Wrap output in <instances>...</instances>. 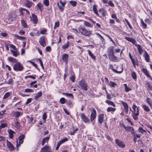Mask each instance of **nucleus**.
Segmentation results:
<instances>
[{"label": "nucleus", "mask_w": 152, "mask_h": 152, "mask_svg": "<svg viewBox=\"0 0 152 152\" xmlns=\"http://www.w3.org/2000/svg\"><path fill=\"white\" fill-rule=\"evenodd\" d=\"M42 93L41 92H38L36 95L34 97L36 100H37L38 99L41 97L42 95Z\"/></svg>", "instance_id": "obj_33"}, {"label": "nucleus", "mask_w": 152, "mask_h": 152, "mask_svg": "<svg viewBox=\"0 0 152 152\" xmlns=\"http://www.w3.org/2000/svg\"><path fill=\"white\" fill-rule=\"evenodd\" d=\"M79 84L81 87V88L86 91L87 90L88 86L87 84L85 83L84 80H82L79 82Z\"/></svg>", "instance_id": "obj_3"}, {"label": "nucleus", "mask_w": 152, "mask_h": 152, "mask_svg": "<svg viewBox=\"0 0 152 152\" xmlns=\"http://www.w3.org/2000/svg\"><path fill=\"white\" fill-rule=\"evenodd\" d=\"M32 100V99L31 98H29L27 99V101L26 103V104H28V103H30Z\"/></svg>", "instance_id": "obj_61"}, {"label": "nucleus", "mask_w": 152, "mask_h": 152, "mask_svg": "<svg viewBox=\"0 0 152 152\" xmlns=\"http://www.w3.org/2000/svg\"><path fill=\"white\" fill-rule=\"evenodd\" d=\"M32 4L31 2L27 0L26 2V6L27 7L30 8Z\"/></svg>", "instance_id": "obj_40"}, {"label": "nucleus", "mask_w": 152, "mask_h": 152, "mask_svg": "<svg viewBox=\"0 0 152 152\" xmlns=\"http://www.w3.org/2000/svg\"><path fill=\"white\" fill-rule=\"evenodd\" d=\"M90 110L91 112L90 119L91 121H92L96 117V111L93 108H91L90 109Z\"/></svg>", "instance_id": "obj_4"}, {"label": "nucleus", "mask_w": 152, "mask_h": 152, "mask_svg": "<svg viewBox=\"0 0 152 152\" xmlns=\"http://www.w3.org/2000/svg\"><path fill=\"white\" fill-rule=\"evenodd\" d=\"M125 39L131 42L134 44H135L136 43V40L132 38L128 37H125Z\"/></svg>", "instance_id": "obj_16"}, {"label": "nucleus", "mask_w": 152, "mask_h": 152, "mask_svg": "<svg viewBox=\"0 0 152 152\" xmlns=\"http://www.w3.org/2000/svg\"><path fill=\"white\" fill-rule=\"evenodd\" d=\"M84 24L87 27H90L91 26V24L90 23L87 21H84Z\"/></svg>", "instance_id": "obj_49"}, {"label": "nucleus", "mask_w": 152, "mask_h": 152, "mask_svg": "<svg viewBox=\"0 0 152 152\" xmlns=\"http://www.w3.org/2000/svg\"><path fill=\"white\" fill-rule=\"evenodd\" d=\"M25 138V135L24 134H22L20 135L18 137L19 141V145L20 144H22L23 143V140Z\"/></svg>", "instance_id": "obj_19"}, {"label": "nucleus", "mask_w": 152, "mask_h": 152, "mask_svg": "<svg viewBox=\"0 0 152 152\" xmlns=\"http://www.w3.org/2000/svg\"><path fill=\"white\" fill-rule=\"evenodd\" d=\"M131 60L135 68L136 67V66L135 63L134 59L132 58H131Z\"/></svg>", "instance_id": "obj_63"}, {"label": "nucleus", "mask_w": 152, "mask_h": 152, "mask_svg": "<svg viewBox=\"0 0 152 152\" xmlns=\"http://www.w3.org/2000/svg\"><path fill=\"white\" fill-rule=\"evenodd\" d=\"M28 78H31L33 79H35V78H36V77L32 76V75H29V76H26L25 77V79H27Z\"/></svg>", "instance_id": "obj_64"}, {"label": "nucleus", "mask_w": 152, "mask_h": 152, "mask_svg": "<svg viewBox=\"0 0 152 152\" xmlns=\"http://www.w3.org/2000/svg\"><path fill=\"white\" fill-rule=\"evenodd\" d=\"M108 4L110 7H113L115 6L114 4L111 1H109Z\"/></svg>", "instance_id": "obj_57"}, {"label": "nucleus", "mask_w": 152, "mask_h": 152, "mask_svg": "<svg viewBox=\"0 0 152 152\" xmlns=\"http://www.w3.org/2000/svg\"><path fill=\"white\" fill-rule=\"evenodd\" d=\"M37 7L39 8L40 11H42V8L43 7L42 4L40 3L39 2L37 5Z\"/></svg>", "instance_id": "obj_50"}, {"label": "nucleus", "mask_w": 152, "mask_h": 152, "mask_svg": "<svg viewBox=\"0 0 152 152\" xmlns=\"http://www.w3.org/2000/svg\"><path fill=\"white\" fill-rule=\"evenodd\" d=\"M116 109L115 108H113L111 107H109L107 109V112H114L115 110Z\"/></svg>", "instance_id": "obj_35"}, {"label": "nucleus", "mask_w": 152, "mask_h": 152, "mask_svg": "<svg viewBox=\"0 0 152 152\" xmlns=\"http://www.w3.org/2000/svg\"><path fill=\"white\" fill-rule=\"evenodd\" d=\"M124 86L125 88V90L126 92H128L132 90V89L129 87L126 84H124Z\"/></svg>", "instance_id": "obj_30"}, {"label": "nucleus", "mask_w": 152, "mask_h": 152, "mask_svg": "<svg viewBox=\"0 0 152 152\" xmlns=\"http://www.w3.org/2000/svg\"><path fill=\"white\" fill-rule=\"evenodd\" d=\"M124 127L127 131L130 132H131L132 134H134V129L131 126H126L125 125H124Z\"/></svg>", "instance_id": "obj_11"}, {"label": "nucleus", "mask_w": 152, "mask_h": 152, "mask_svg": "<svg viewBox=\"0 0 152 152\" xmlns=\"http://www.w3.org/2000/svg\"><path fill=\"white\" fill-rule=\"evenodd\" d=\"M11 53L13 54L14 56L17 57L20 55V53L17 51L11 50Z\"/></svg>", "instance_id": "obj_28"}, {"label": "nucleus", "mask_w": 152, "mask_h": 152, "mask_svg": "<svg viewBox=\"0 0 152 152\" xmlns=\"http://www.w3.org/2000/svg\"><path fill=\"white\" fill-rule=\"evenodd\" d=\"M7 146L10 151H13L15 150V147L10 142L7 140Z\"/></svg>", "instance_id": "obj_9"}, {"label": "nucleus", "mask_w": 152, "mask_h": 152, "mask_svg": "<svg viewBox=\"0 0 152 152\" xmlns=\"http://www.w3.org/2000/svg\"><path fill=\"white\" fill-rule=\"evenodd\" d=\"M108 56L110 59L112 61H115L117 59V57L114 56V53H108Z\"/></svg>", "instance_id": "obj_14"}, {"label": "nucleus", "mask_w": 152, "mask_h": 152, "mask_svg": "<svg viewBox=\"0 0 152 152\" xmlns=\"http://www.w3.org/2000/svg\"><path fill=\"white\" fill-rule=\"evenodd\" d=\"M114 48L113 46H110L109 47L108 49V53H113Z\"/></svg>", "instance_id": "obj_43"}, {"label": "nucleus", "mask_w": 152, "mask_h": 152, "mask_svg": "<svg viewBox=\"0 0 152 152\" xmlns=\"http://www.w3.org/2000/svg\"><path fill=\"white\" fill-rule=\"evenodd\" d=\"M97 6L96 5H93V10L94 13H95L97 16H99V15L97 12Z\"/></svg>", "instance_id": "obj_21"}, {"label": "nucleus", "mask_w": 152, "mask_h": 152, "mask_svg": "<svg viewBox=\"0 0 152 152\" xmlns=\"http://www.w3.org/2000/svg\"><path fill=\"white\" fill-rule=\"evenodd\" d=\"M8 60L9 61L12 62L13 63H15L17 62V60L12 57H10L7 58Z\"/></svg>", "instance_id": "obj_17"}, {"label": "nucleus", "mask_w": 152, "mask_h": 152, "mask_svg": "<svg viewBox=\"0 0 152 152\" xmlns=\"http://www.w3.org/2000/svg\"><path fill=\"white\" fill-rule=\"evenodd\" d=\"M144 56L146 61L148 62L149 61V56L146 51H145V53Z\"/></svg>", "instance_id": "obj_22"}, {"label": "nucleus", "mask_w": 152, "mask_h": 152, "mask_svg": "<svg viewBox=\"0 0 152 152\" xmlns=\"http://www.w3.org/2000/svg\"><path fill=\"white\" fill-rule=\"evenodd\" d=\"M28 62H30V63L33 65L35 67L37 68V65L35 64V63H34V62H33L31 61H28Z\"/></svg>", "instance_id": "obj_62"}, {"label": "nucleus", "mask_w": 152, "mask_h": 152, "mask_svg": "<svg viewBox=\"0 0 152 152\" xmlns=\"http://www.w3.org/2000/svg\"><path fill=\"white\" fill-rule=\"evenodd\" d=\"M141 71L147 77H148L152 81V77L150 75L148 71L145 68H143L142 69Z\"/></svg>", "instance_id": "obj_8"}, {"label": "nucleus", "mask_w": 152, "mask_h": 152, "mask_svg": "<svg viewBox=\"0 0 152 152\" xmlns=\"http://www.w3.org/2000/svg\"><path fill=\"white\" fill-rule=\"evenodd\" d=\"M109 66L110 68L111 69L113 72L117 74H121L122 72L123 71V69L121 66H120V68L121 69V71H118L114 69L113 66L112 64H110L109 65Z\"/></svg>", "instance_id": "obj_10"}, {"label": "nucleus", "mask_w": 152, "mask_h": 152, "mask_svg": "<svg viewBox=\"0 0 152 152\" xmlns=\"http://www.w3.org/2000/svg\"><path fill=\"white\" fill-rule=\"evenodd\" d=\"M142 107L144 111L146 112H149L150 111L149 108L145 105H142Z\"/></svg>", "instance_id": "obj_29"}, {"label": "nucleus", "mask_w": 152, "mask_h": 152, "mask_svg": "<svg viewBox=\"0 0 152 152\" xmlns=\"http://www.w3.org/2000/svg\"><path fill=\"white\" fill-rule=\"evenodd\" d=\"M65 99L64 98H61L60 99V102L61 104H64L65 103Z\"/></svg>", "instance_id": "obj_54"}, {"label": "nucleus", "mask_w": 152, "mask_h": 152, "mask_svg": "<svg viewBox=\"0 0 152 152\" xmlns=\"http://www.w3.org/2000/svg\"><path fill=\"white\" fill-rule=\"evenodd\" d=\"M121 104L124 107V111L126 114H127L129 110V107L128 104L125 102L123 101H120Z\"/></svg>", "instance_id": "obj_6"}, {"label": "nucleus", "mask_w": 152, "mask_h": 152, "mask_svg": "<svg viewBox=\"0 0 152 152\" xmlns=\"http://www.w3.org/2000/svg\"><path fill=\"white\" fill-rule=\"evenodd\" d=\"M105 102L109 105H110L113 107H115V105L114 102L111 101L107 100L105 101Z\"/></svg>", "instance_id": "obj_23"}, {"label": "nucleus", "mask_w": 152, "mask_h": 152, "mask_svg": "<svg viewBox=\"0 0 152 152\" xmlns=\"http://www.w3.org/2000/svg\"><path fill=\"white\" fill-rule=\"evenodd\" d=\"M108 85L111 87H115L117 84L114 82L110 81L108 84Z\"/></svg>", "instance_id": "obj_36"}, {"label": "nucleus", "mask_w": 152, "mask_h": 152, "mask_svg": "<svg viewBox=\"0 0 152 152\" xmlns=\"http://www.w3.org/2000/svg\"><path fill=\"white\" fill-rule=\"evenodd\" d=\"M13 69L15 71H20L23 70V67L19 62L17 63L14 65Z\"/></svg>", "instance_id": "obj_2"}, {"label": "nucleus", "mask_w": 152, "mask_h": 152, "mask_svg": "<svg viewBox=\"0 0 152 152\" xmlns=\"http://www.w3.org/2000/svg\"><path fill=\"white\" fill-rule=\"evenodd\" d=\"M7 126V124L6 123H4V124H1L0 126V129H1L2 128H4Z\"/></svg>", "instance_id": "obj_48"}, {"label": "nucleus", "mask_w": 152, "mask_h": 152, "mask_svg": "<svg viewBox=\"0 0 152 152\" xmlns=\"http://www.w3.org/2000/svg\"><path fill=\"white\" fill-rule=\"evenodd\" d=\"M42 152H48V146H45L41 149Z\"/></svg>", "instance_id": "obj_44"}, {"label": "nucleus", "mask_w": 152, "mask_h": 152, "mask_svg": "<svg viewBox=\"0 0 152 152\" xmlns=\"http://www.w3.org/2000/svg\"><path fill=\"white\" fill-rule=\"evenodd\" d=\"M99 11L101 12L102 16H105V15L107 12L103 8H100Z\"/></svg>", "instance_id": "obj_38"}, {"label": "nucleus", "mask_w": 152, "mask_h": 152, "mask_svg": "<svg viewBox=\"0 0 152 152\" xmlns=\"http://www.w3.org/2000/svg\"><path fill=\"white\" fill-rule=\"evenodd\" d=\"M13 115L16 118H18L20 115V112L18 111L13 112Z\"/></svg>", "instance_id": "obj_31"}, {"label": "nucleus", "mask_w": 152, "mask_h": 152, "mask_svg": "<svg viewBox=\"0 0 152 152\" xmlns=\"http://www.w3.org/2000/svg\"><path fill=\"white\" fill-rule=\"evenodd\" d=\"M79 31L83 35L85 36H90L91 34L90 30H87L83 26H80L78 28Z\"/></svg>", "instance_id": "obj_1"}, {"label": "nucleus", "mask_w": 152, "mask_h": 152, "mask_svg": "<svg viewBox=\"0 0 152 152\" xmlns=\"http://www.w3.org/2000/svg\"><path fill=\"white\" fill-rule=\"evenodd\" d=\"M62 94L63 95H64L67 97H69L72 99L73 98V95L72 94L63 93Z\"/></svg>", "instance_id": "obj_34"}, {"label": "nucleus", "mask_w": 152, "mask_h": 152, "mask_svg": "<svg viewBox=\"0 0 152 152\" xmlns=\"http://www.w3.org/2000/svg\"><path fill=\"white\" fill-rule=\"evenodd\" d=\"M8 132L9 134V137L10 138L12 139L13 137V134H15V132L12 130L9 129L8 131Z\"/></svg>", "instance_id": "obj_26"}, {"label": "nucleus", "mask_w": 152, "mask_h": 152, "mask_svg": "<svg viewBox=\"0 0 152 152\" xmlns=\"http://www.w3.org/2000/svg\"><path fill=\"white\" fill-rule=\"evenodd\" d=\"M146 85H147V86L148 87V88L149 89H150V90H152V86L148 82H147L146 83Z\"/></svg>", "instance_id": "obj_58"}, {"label": "nucleus", "mask_w": 152, "mask_h": 152, "mask_svg": "<svg viewBox=\"0 0 152 152\" xmlns=\"http://www.w3.org/2000/svg\"><path fill=\"white\" fill-rule=\"evenodd\" d=\"M10 95V93L9 92H7L5 94L4 97L3 99H5L7 98Z\"/></svg>", "instance_id": "obj_52"}, {"label": "nucleus", "mask_w": 152, "mask_h": 152, "mask_svg": "<svg viewBox=\"0 0 152 152\" xmlns=\"http://www.w3.org/2000/svg\"><path fill=\"white\" fill-rule=\"evenodd\" d=\"M87 51L89 56L91 57V58L94 60H95L96 57L94 54L92 53L91 52L88 50H87Z\"/></svg>", "instance_id": "obj_27"}, {"label": "nucleus", "mask_w": 152, "mask_h": 152, "mask_svg": "<svg viewBox=\"0 0 152 152\" xmlns=\"http://www.w3.org/2000/svg\"><path fill=\"white\" fill-rule=\"evenodd\" d=\"M132 108L133 109V110L132 112L133 113H136L137 110H138V113H139V108L138 107H137V106L134 104H133L132 106Z\"/></svg>", "instance_id": "obj_20"}, {"label": "nucleus", "mask_w": 152, "mask_h": 152, "mask_svg": "<svg viewBox=\"0 0 152 152\" xmlns=\"http://www.w3.org/2000/svg\"><path fill=\"white\" fill-rule=\"evenodd\" d=\"M115 143L120 147L124 148L125 146V145L124 142L121 140L118 139L115 140Z\"/></svg>", "instance_id": "obj_5"}, {"label": "nucleus", "mask_w": 152, "mask_h": 152, "mask_svg": "<svg viewBox=\"0 0 152 152\" xmlns=\"http://www.w3.org/2000/svg\"><path fill=\"white\" fill-rule=\"evenodd\" d=\"M140 21L142 25L143 28H145L147 27L146 24L144 22V21L142 19H141Z\"/></svg>", "instance_id": "obj_47"}, {"label": "nucleus", "mask_w": 152, "mask_h": 152, "mask_svg": "<svg viewBox=\"0 0 152 152\" xmlns=\"http://www.w3.org/2000/svg\"><path fill=\"white\" fill-rule=\"evenodd\" d=\"M139 115V113H138V110H137V112L136 113H133L132 114V117L133 118V119L135 120H137L138 118V116Z\"/></svg>", "instance_id": "obj_24"}, {"label": "nucleus", "mask_w": 152, "mask_h": 152, "mask_svg": "<svg viewBox=\"0 0 152 152\" xmlns=\"http://www.w3.org/2000/svg\"><path fill=\"white\" fill-rule=\"evenodd\" d=\"M47 113H46L45 112V113L42 116V119L43 120H44V121H45L47 118Z\"/></svg>", "instance_id": "obj_59"}, {"label": "nucleus", "mask_w": 152, "mask_h": 152, "mask_svg": "<svg viewBox=\"0 0 152 152\" xmlns=\"http://www.w3.org/2000/svg\"><path fill=\"white\" fill-rule=\"evenodd\" d=\"M146 101L151 107H152V101L149 98H147Z\"/></svg>", "instance_id": "obj_32"}, {"label": "nucleus", "mask_w": 152, "mask_h": 152, "mask_svg": "<svg viewBox=\"0 0 152 152\" xmlns=\"http://www.w3.org/2000/svg\"><path fill=\"white\" fill-rule=\"evenodd\" d=\"M21 23L22 25L25 28H27V25L26 22L24 20H22L21 21Z\"/></svg>", "instance_id": "obj_41"}, {"label": "nucleus", "mask_w": 152, "mask_h": 152, "mask_svg": "<svg viewBox=\"0 0 152 152\" xmlns=\"http://www.w3.org/2000/svg\"><path fill=\"white\" fill-rule=\"evenodd\" d=\"M138 131L140 133L143 134L144 132H146V131L145 130H144L143 128L140 127H139L138 129Z\"/></svg>", "instance_id": "obj_42"}, {"label": "nucleus", "mask_w": 152, "mask_h": 152, "mask_svg": "<svg viewBox=\"0 0 152 152\" xmlns=\"http://www.w3.org/2000/svg\"><path fill=\"white\" fill-rule=\"evenodd\" d=\"M45 37L44 36H42L40 38L39 40L40 44L41 45L44 47L45 45Z\"/></svg>", "instance_id": "obj_15"}, {"label": "nucleus", "mask_w": 152, "mask_h": 152, "mask_svg": "<svg viewBox=\"0 0 152 152\" xmlns=\"http://www.w3.org/2000/svg\"><path fill=\"white\" fill-rule=\"evenodd\" d=\"M59 21H57L55 23V26H54V28L55 29L58 27L59 26Z\"/></svg>", "instance_id": "obj_55"}, {"label": "nucleus", "mask_w": 152, "mask_h": 152, "mask_svg": "<svg viewBox=\"0 0 152 152\" xmlns=\"http://www.w3.org/2000/svg\"><path fill=\"white\" fill-rule=\"evenodd\" d=\"M68 139L67 138H64L62 139L59 142H61V144L63 143L64 142L67 141H68Z\"/></svg>", "instance_id": "obj_53"}, {"label": "nucleus", "mask_w": 152, "mask_h": 152, "mask_svg": "<svg viewBox=\"0 0 152 152\" xmlns=\"http://www.w3.org/2000/svg\"><path fill=\"white\" fill-rule=\"evenodd\" d=\"M81 118L82 120L86 123H88L89 122V119L86 116L85 114L83 113L80 114Z\"/></svg>", "instance_id": "obj_7"}, {"label": "nucleus", "mask_w": 152, "mask_h": 152, "mask_svg": "<svg viewBox=\"0 0 152 152\" xmlns=\"http://www.w3.org/2000/svg\"><path fill=\"white\" fill-rule=\"evenodd\" d=\"M69 3L72 6L74 7L76 6L77 4V2L74 1H69Z\"/></svg>", "instance_id": "obj_45"}, {"label": "nucleus", "mask_w": 152, "mask_h": 152, "mask_svg": "<svg viewBox=\"0 0 152 152\" xmlns=\"http://www.w3.org/2000/svg\"><path fill=\"white\" fill-rule=\"evenodd\" d=\"M48 141V137H46L45 138H44L42 139V146H43L45 143Z\"/></svg>", "instance_id": "obj_46"}, {"label": "nucleus", "mask_w": 152, "mask_h": 152, "mask_svg": "<svg viewBox=\"0 0 152 152\" xmlns=\"http://www.w3.org/2000/svg\"><path fill=\"white\" fill-rule=\"evenodd\" d=\"M69 55L67 54H64L62 56V59L63 61L67 64L68 62Z\"/></svg>", "instance_id": "obj_13"}, {"label": "nucleus", "mask_w": 152, "mask_h": 152, "mask_svg": "<svg viewBox=\"0 0 152 152\" xmlns=\"http://www.w3.org/2000/svg\"><path fill=\"white\" fill-rule=\"evenodd\" d=\"M132 77L134 79H136L137 78V76L135 73L134 72H132Z\"/></svg>", "instance_id": "obj_51"}, {"label": "nucleus", "mask_w": 152, "mask_h": 152, "mask_svg": "<svg viewBox=\"0 0 152 152\" xmlns=\"http://www.w3.org/2000/svg\"><path fill=\"white\" fill-rule=\"evenodd\" d=\"M69 45V42L67 41V43L65 44L64 45H63L62 46V48H63L64 49H65L67 48Z\"/></svg>", "instance_id": "obj_39"}, {"label": "nucleus", "mask_w": 152, "mask_h": 152, "mask_svg": "<svg viewBox=\"0 0 152 152\" xmlns=\"http://www.w3.org/2000/svg\"><path fill=\"white\" fill-rule=\"evenodd\" d=\"M14 37L17 38L18 39L20 40H24L26 39V38L25 37L20 36L17 34H15L14 35Z\"/></svg>", "instance_id": "obj_37"}, {"label": "nucleus", "mask_w": 152, "mask_h": 152, "mask_svg": "<svg viewBox=\"0 0 152 152\" xmlns=\"http://www.w3.org/2000/svg\"><path fill=\"white\" fill-rule=\"evenodd\" d=\"M25 91L26 92H33L34 90L32 89L27 88L25 90Z\"/></svg>", "instance_id": "obj_56"}, {"label": "nucleus", "mask_w": 152, "mask_h": 152, "mask_svg": "<svg viewBox=\"0 0 152 152\" xmlns=\"http://www.w3.org/2000/svg\"><path fill=\"white\" fill-rule=\"evenodd\" d=\"M31 19L34 24H37L38 22V19L37 16L33 13L32 14V17H30Z\"/></svg>", "instance_id": "obj_12"}, {"label": "nucleus", "mask_w": 152, "mask_h": 152, "mask_svg": "<svg viewBox=\"0 0 152 152\" xmlns=\"http://www.w3.org/2000/svg\"><path fill=\"white\" fill-rule=\"evenodd\" d=\"M137 48L139 54L141 55L142 54L143 52L145 53V51L142 49V47L139 45H137Z\"/></svg>", "instance_id": "obj_18"}, {"label": "nucleus", "mask_w": 152, "mask_h": 152, "mask_svg": "<svg viewBox=\"0 0 152 152\" xmlns=\"http://www.w3.org/2000/svg\"><path fill=\"white\" fill-rule=\"evenodd\" d=\"M104 115L100 114L98 116V121L100 124H102L103 121Z\"/></svg>", "instance_id": "obj_25"}, {"label": "nucleus", "mask_w": 152, "mask_h": 152, "mask_svg": "<svg viewBox=\"0 0 152 152\" xmlns=\"http://www.w3.org/2000/svg\"><path fill=\"white\" fill-rule=\"evenodd\" d=\"M47 31L46 29H42L40 31V33L42 34H44L46 33Z\"/></svg>", "instance_id": "obj_60"}]
</instances>
